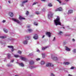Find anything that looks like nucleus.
I'll list each match as a JSON object with an SVG mask.
<instances>
[{"instance_id": "e2e57ef3", "label": "nucleus", "mask_w": 76, "mask_h": 76, "mask_svg": "<svg viewBox=\"0 0 76 76\" xmlns=\"http://www.w3.org/2000/svg\"><path fill=\"white\" fill-rule=\"evenodd\" d=\"M29 55H31V54H30Z\"/></svg>"}, {"instance_id": "3c124183", "label": "nucleus", "mask_w": 76, "mask_h": 76, "mask_svg": "<svg viewBox=\"0 0 76 76\" xmlns=\"http://www.w3.org/2000/svg\"><path fill=\"white\" fill-rule=\"evenodd\" d=\"M42 1H45L46 0H41Z\"/></svg>"}, {"instance_id": "ea45409f", "label": "nucleus", "mask_w": 76, "mask_h": 76, "mask_svg": "<svg viewBox=\"0 0 76 76\" xmlns=\"http://www.w3.org/2000/svg\"><path fill=\"white\" fill-rule=\"evenodd\" d=\"M36 60H37V61H39V60H40V58H37L36 59Z\"/></svg>"}, {"instance_id": "4d7b16f0", "label": "nucleus", "mask_w": 76, "mask_h": 76, "mask_svg": "<svg viewBox=\"0 0 76 76\" xmlns=\"http://www.w3.org/2000/svg\"><path fill=\"white\" fill-rule=\"evenodd\" d=\"M63 29H64V28H65L64 27H63Z\"/></svg>"}, {"instance_id": "393cba45", "label": "nucleus", "mask_w": 76, "mask_h": 76, "mask_svg": "<svg viewBox=\"0 0 76 76\" xmlns=\"http://www.w3.org/2000/svg\"><path fill=\"white\" fill-rule=\"evenodd\" d=\"M8 47L9 48H12V49L13 48V47L12 46H8Z\"/></svg>"}, {"instance_id": "c85d7f7f", "label": "nucleus", "mask_w": 76, "mask_h": 76, "mask_svg": "<svg viewBox=\"0 0 76 76\" xmlns=\"http://www.w3.org/2000/svg\"><path fill=\"white\" fill-rule=\"evenodd\" d=\"M1 38H2V39H4V38H6V36H1L0 37Z\"/></svg>"}, {"instance_id": "864d4df0", "label": "nucleus", "mask_w": 76, "mask_h": 76, "mask_svg": "<svg viewBox=\"0 0 76 76\" xmlns=\"http://www.w3.org/2000/svg\"><path fill=\"white\" fill-rule=\"evenodd\" d=\"M37 52H39V50H37Z\"/></svg>"}, {"instance_id": "6e6552de", "label": "nucleus", "mask_w": 76, "mask_h": 76, "mask_svg": "<svg viewBox=\"0 0 76 76\" xmlns=\"http://www.w3.org/2000/svg\"><path fill=\"white\" fill-rule=\"evenodd\" d=\"M46 35H47L48 37H51V33L50 32H47L46 33Z\"/></svg>"}, {"instance_id": "423d86ee", "label": "nucleus", "mask_w": 76, "mask_h": 76, "mask_svg": "<svg viewBox=\"0 0 76 76\" xmlns=\"http://www.w3.org/2000/svg\"><path fill=\"white\" fill-rule=\"evenodd\" d=\"M12 20H13V21H14V22H17L18 23H20V22L19 21V20L17 19H15V18H12Z\"/></svg>"}, {"instance_id": "2eb2a0df", "label": "nucleus", "mask_w": 76, "mask_h": 76, "mask_svg": "<svg viewBox=\"0 0 76 76\" xmlns=\"http://www.w3.org/2000/svg\"><path fill=\"white\" fill-rule=\"evenodd\" d=\"M73 13V10H70L68 11V14H71Z\"/></svg>"}, {"instance_id": "49530a36", "label": "nucleus", "mask_w": 76, "mask_h": 76, "mask_svg": "<svg viewBox=\"0 0 76 76\" xmlns=\"http://www.w3.org/2000/svg\"><path fill=\"white\" fill-rule=\"evenodd\" d=\"M3 23H4L5 22H6V20H4L2 21Z\"/></svg>"}, {"instance_id": "72a5a7b5", "label": "nucleus", "mask_w": 76, "mask_h": 76, "mask_svg": "<svg viewBox=\"0 0 76 76\" xmlns=\"http://www.w3.org/2000/svg\"><path fill=\"white\" fill-rule=\"evenodd\" d=\"M37 3H38L37 2H35L34 3H33V4H32V5H35V4H37Z\"/></svg>"}, {"instance_id": "c03bdc74", "label": "nucleus", "mask_w": 76, "mask_h": 76, "mask_svg": "<svg viewBox=\"0 0 76 76\" xmlns=\"http://www.w3.org/2000/svg\"><path fill=\"white\" fill-rule=\"evenodd\" d=\"M14 61V60H11L10 63H13V62Z\"/></svg>"}, {"instance_id": "37998d69", "label": "nucleus", "mask_w": 76, "mask_h": 76, "mask_svg": "<svg viewBox=\"0 0 76 76\" xmlns=\"http://www.w3.org/2000/svg\"><path fill=\"white\" fill-rule=\"evenodd\" d=\"M56 40V37H54V39L53 40V41H54Z\"/></svg>"}, {"instance_id": "a211bd4d", "label": "nucleus", "mask_w": 76, "mask_h": 76, "mask_svg": "<svg viewBox=\"0 0 76 76\" xmlns=\"http://www.w3.org/2000/svg\"><path fill=\"white\" fill-rule=\"evenodd\" d=\"M28 32L31 33L33 31V30H32V29L31 28H30L28 29Z\"/></svg>"}, {"instance_id": "bf43d9fd", "label": "nucleus", "mask_w": 76, "mask_h": 76, "mask_svg": "<svg viewBox=\"0 0 76 76\" xmlns=\"http://www.w3.org/2000/svg\"><path fill=\"white\" fill-rule=\"evenodd\" d=\"M15 76H18V75H15Z\"/></svg>"}, {"instance_id": "a878e982", "label": "nucleus", "mask_w": 76, "mask_h": 76, "mask_svg": "<svg viewBox=\"0 0 76 76\" xmlns=\"http://www.w3.org/2000/svg\"><path fill=\"white\" fill-rule=\"evenodd\" d=\"M14 56L15 58H18V57H19V56L18 55H14Z\"/></svg>"}, {"instance_id": "aec40b11", "label": "nucleus", "mask_w": 76, "mask_h": 76, "mask_svg": "<svg viewBox=\"0 0 76 76\" xmlns=\"http://www.w3.org/2000/svg\"><path fill=\"white\" fill-rule=\"evenodd\" d=\"M9 15L11 17H12L13 16V12H10L9 13Z\"/></svg>"}, {"instance_id": "c756f323", "label": "nucleus", "mask_w": 76, "mask_h": 76, "mask_svg": "<svg viewBox=\"0 0 76 76\" xmlns=\"http://www.w3.org/2000/svg\"><path fill=\"white\" fill-rule=\"evenodd\" d=\"M64 64H65V65H68V64H70V63H69V62H65L64 63Z\"/></svg>"}, {"instance_id": "f8f14e48", "label": "nucleus", "mask_w": 76, "mask_h": 76, "mask_svg": "<svg viewBox=\"0 0 76 76\" xmlns=\"http://www.w3.org/2000/svg\"><path fill=\"white\" fill-rule=\"evenodd\" d=\"M23 44L24 45H26V44H27V43H28V41L26 40H24L23 42Z\"/></svg>"}, {"instance_id": "a18cd8bd", "label": "nucleus", "mask_w": 76, "mask_h": 76, "mask_svg": "<svg viewBox=\"0 0 76 76\" xmlns=\"http://www.w3.org/2000/svg\"><path fill=\"white\" fill-rule=\"evenodd\" d=\"M70 0H65V1H66V2H68Z\"/></svg>"}, {"instance_id": "6ab92c4d", "label": "nucleus", "mask_w": 76, "mask_h": 76, "mask_svg": "<svg viewBox=\"0 0 76 76\" xmlns=\"http://www.w3.org/2000/svg\"><path fill=\"white\" fill-rule=\"evenodd\" d=\"M12 58V57L11 56V55H10V54L9 53L8 54V58L9 59H10V58Z\"/></svg>"}, {"instance_id": "473e14b6", "label": "nucleus", "mask_w": 76, "mask_h": 76, "mask_svg": "<svg viewBox=\"0 0 76 76\" xmlns=\"http://www.w3.org/2000/svg\"><path fill=\"white\" fill-rule=\"evenodd\" d=\"M18 53L19 54H22V51L20 50H18Z\"/></svg>"}, {"instance_id": "cd10ccee", "label": "nucleus", "mask_w": 76, "mask_h": 76, "mask_svg": "<svg viewBox=\"0 0 76 76\" xmlns=\"http://www.w3.org/2000/svg\"><path fill=\"white\" fill-rule=\"evenodd\" d=\"M48 6H49V7H52L53 6V5H52V4L51 3H49L48 4Z\"/></svg>"}, {"instance_id": "13d9d810", "label": "nucleus", "mask_w": 76, "mask_h": 76, "mask_svg": "<svg viewBox=\"0 0 76 76\" xmlns=\"http://www.w3.org/2000/svg\"><path fill=\"white\" fill-rule=\"evenodd\" d=\"M1 6H0V9H1Z\"/></svg>"}, {"instance_id": "de8ad7c7", "label": "nucleus", "mask_w": 76, "mask_h": 76, "mask_svg": "<svg viewBox=\"0 0 76 76\" xmlns=\"http://www.w3.org/2000/svg\"><path fill=\"white\" fill-rule=\"evenodd\" d=\"M27 28H30V26L29 25H28L27 26Z\"/></svg>"}, {"instance_id": "0eeeda50", "label": "nucleus", "mask_w": 76, "mask_h": 76, "mask_svg": "<svg viewBox=\"0 0 76 76\" xmlns=\"http://www.w3.org/2000/svg\"><path fill=\"white\" fill-rule=\"evenodd\" d=\"M52 58L53 60H58V58L57 57L53 55L52 56Z\"/></svg>"}, {"instance_id": "7ed1b4c3", "label": "nucleus", "mask_w": 76, "mask_h": 76, "mask_svg": "<svg viewBox=\"0 0 76 76\" xmlns=\"http://www.w3.org/2000/svg\"><path fill=\"white\" fill-rule=\"evenodd\" d=\"M46 67H53L54 65L53 64L50 63H47L46 65Z\"/></svg>"}, {"instance_id": "f257e3e1", "label": "nucleus", "mask_w": 76, "mask_h": 76, "mask_svg": "<svg viewBox=\"0 0 76 76\" xmlns=\"http://www.w3.org/2000/svg\"><path fill=\"white\" fill-rule=\"evenodd\" d=\"M54 24L56 26H57L58 25L61 26V23L60 22V17L58 16H57L56 19L54 20Z\"/></svg>"}, {"instance_id": "4468645a", "label": "nucleus", "mask_w": 76, "mask_h": 76, "mask_svg": "<svg viewBox=\"0 0 76 76\" xmlns=\"http://www.w3.org/2000/svg\"><path fill=\"white\" fill-rule=\"evenodd\" d=\"M26 40L28 41V40H29V39H30V38L31 37L30 36H28L26 37Z\"/></svg>"}, {"instance_id": "f704fd0d", "label": "nucleus", "mask_w": 76, "mask_h": 76, "mask_svg": "<svg viewBox=\"0 0 76 76\" xmlns=\"http://www.w3.org/2000/svg\"><path fill=\"white\" fill-rule=\"evenodd\" d=\"M34 25H36V26H37V25H38V24H37V23L34 22Z\"/></svg>"}, {"instance_id": "7c9ffc66", "label": "nucleus", "mask_w": 76, "mask_h": 76, "mask_svg": "<svg viewBox=\"0 0 76 76\" xmlns=\"http://www.w3.org/2000/svg\"><path fill=\"white\" fill-rule=\"evenodd\" d=\"M4 31L5 32H6V33H7L8 32L7 30L6 29H4Z\"/></svg>"}, {"instance_id": "4be33fe9", "label": "nucleus", "mask_w": 76, "mask_h": 76, "mask_svg": "<svg viewBox=\"0 0 76 76\" xmlns=\"http://www.w3.org/2000/svg\"><path fill=\"white\" fill-rule=\"evenodd\" d=\"M63 34V32L61 31H59V32L58 33V35H61V34Z\"/></svg>"}, {"instance_id": "bb28decb", "label": "nucleus", "mask_w": 76, "mask_h": 76, "mask_svg": "<svg viewBox=\"0 0 76 76\" xmlns=\"http://www.w3.org/2000/svg\"><path fill=\"white\" fill-rule=\"evenodd\" d=\"M42 57L43 58H45V53H43L42 54Z\"/></svg>"}, {"instance_id": "052dcab7", "label": "nucleus", "mask_w": 76, "mask_h": 76, "mask_svg": "<svg viewBox=\"0 0 76 76\" xmlns=\"http://www.w3.org/2000/svg\"><path fill=\"white\" fill-rule=\"evenodd\" d=\"M16 63H18L17 62H16Z\"/></svg>"}, {"instance_id": "2f4dec72", "label": "nucleus", "mask_w": 76, "mask_h": 76, "mask_svg": "<svg viewBox=\"0 0 76 76\" xmlns=\"http://www.w3.org/2000/svg\"><path fill=\"white\" fill-rule=\"evenodd\" d=\"M30 69H34V68H35V66H31L30 67Z\"/></svg>"}, {"instance_id": "e433bc0d", "label": "nucleus", "mask_w": 76, "mask_h": 76, "mask_svg": "<svg viewBox=\"0 0 76 76\" xmlns=\"http://www.w3.org/2000/svg\"><path fill=\"white\" fill-rule=\"evenodd\" d=\"M73 53H76V49H74L73 50Z\"/></svg>"}, {"instance_id": "b1692460", "label": "nucleus", "mask_w": 76, "mask_h": 76, "mask_svg": "<svg viewBox=\"0 0 76 76\" xmlns=\"http://www.w3.org/2000/svg\"><path fill=\"white\" fill-rule=\"evenodd\" d=\"M66 51H70V49L66 47Z\"/></svg>"}, {"instance_id": "a19ab883", "label": "nucleus", "mask_w": 76, "mask_h": 76, "mask_svg": "<svg viewBox=\"0 0 76 76\" xmlns=\"http://www.w3.org/2000/svg\"><path fill=\"white\" fill-rule=\"evenodd\" d=\"M75 68V67L74 66H72L71 67V69H74Z\"/></svg>"}, {"instance_id": "20e7f679", "label": "nucleus", "mask_w": 76, "mask_h": 76, "mask_svg": "<svg viewBox=\"0 0 76 76\" xmlns=\"http://www.w3.org/2000/svg\"><path fill=\"white\" fill-rule=\"evenodd\" d=\"M33 39H34L37 40L38 39V36L37 34H35L34 35V37H33Z\"/></svg>"}, {"instance_id": "4c0bfd02", "label": "nucleus", "mask_w": 76, "mask_h": 76, "mask_svg": "<svg viewBox=\"0 0 76 76\" xmlns=\"http://www.w3.org/2000/svg\"><path fill=\"white\" fill-rule=\"evenodd\" d=\"M28 14H29V12H28V11H27L26 12V15H28Z\"/></svg>"}, {"instance_id": "9b49d317", "label": "nucleus", "mask_w": 76, "mask_h": 76, "mask_svg": "<svg viewBox=\"0 0 76 76\" xmlns=\"http://www.w3.org/2000/svg\"><path fill=\"white\" fill-rule=\"evenodd\" d=\"M29 64L30 65H33L34 64V62L33 61H29Z\"/></svg>"}, {"instance_id": "5701e85b", "label": "nucleus", "mask_w": 76, "mask_h": 76, "mask_svg": "<svg viewBox=\"0 0 76 76\" xmlns=\"http://www.w3.org/2000/svg\"><path fill=\"white\" fill-rule=\"evenodd\" d=\"M19 66H22V67H23L24 66V64H23L22 63H18Z\"/></svg>"}, {"instance_id": "c9c22d12", "label": "nucleus", "mask_w": 76, "mask_h": 76, "mask_svg": "<svg viewBox=\"0 0 76 76\" xmlns=\"http://www.w3.org/2000/svg\"><path fill=\"white\" fill-rule=\"evenodd\" d=\"M50 76H55V75L53 73H51L50 74Z\"/></svg>"}, {"instance_id": "58836bf2", "label": "nucleus", "mask_w": 76, "mask_h": 76, "mask_svg": "<svg viewBox=\"0 0 76 76\" xmlns=\"http://www.w3.org/2000/svg\"><path fill=\"white\" fill-rule=\"evenodd\" d=\"M36 14H37V15H39V12H36Z\"/></svg>"}, {"instance_id": "ddd939ff", "label": "nucleus", "mask_w": 76, "mask_h": 76, "mask_svg": "<svg viewBox=\"0 0 76 76\" xmlns=\"http://www.w3.org/2000/svg\"><path fill=\"white\" fill-rule=\"evenodd\" d=\"M48 48V46H47L45 47H43L42 48V50H44Z\"/></svg>"}, {"instance_id": "39448f33", "label": "nucleus", "mask_w": 76, "mask_h": 76, "mask_svg": "<svg viewBox=\"0 0 76 76\" xmlns=\"http://www.w3.org/2000/svg\"><path fill=\"white\" fill-rule=\"evenodd\" d=\"M28 1L27 0H25V1H23L22 2V4H20V6L21 7H23V6H24V5H23V4H24V3H27V2H28Z\"/></svg>"}, {"instance_id": "680f3d73", "label": "nucleus", "mask_w": 76, "mask_h": 76, "mask_svg": "<svg viewBox=\"0 0 76 76\" xmlns=\"http://www.w3.org/2000/svg\"><path fill=\"white\" fill-rule=\"evenodd\" d=\"M62 26H64V25H62Z\"/></svg>"}, {"instance_id": "f3484780", "label": "nucleus", "mask_w": 76, "mask_h": 76, "mask_svg": "<svg viewBox=\"0 0 76 76\" xmlns=\"http://www.w3.org/2000/svg\"><path fill=\"white\" fill-rule=\"evenodd\" d=\"M7 66L8 67H12V66H13V65L12 64H7Z\"/></svg>"}, {"instance_id": "f03ea898", "label": "nucleus", "mask_w": 76, "mask_h": 76, "mask_svg": "<svg viewBox=\"0 0 76 76\" xmlns=\"http://www.w3.org/2000/svg\"><path fill=\"white\" fill-rule=\"evenodd\" d=\"M53 16V13L50 12L48 14V18L49 19H50V18H52Z\"/></svg>"}, {"instance_id": "8fccbe9b", "label": "nucleus", "mask_w": 76, "mask_h": 76, "mask_svg": "<svg viewBox=\"0 0 76 76\" xmlns=\"http://www.w3.org/2000/svg\"><path fill=\"white\" fill-rule=\"evenodd\" d=\"M66 4V3H62V5H65V4Z\"/></svg>"}, {"instance_id": "dca6fc26", "label": "nucleus", "mask_w": 76, "mask_h": 76, "mask_svg": "<svg viewBox=\"0 0 76 76\" xmlns=\"http://www.w3.org/2000/svg\"><path fill=\"white\" fill-rule=\"evenodd\" d=\"M45 63V61H41L40 64L41 65H44Z\"/></svg>"}, {"instance_id": "1a4fd4ad", "label": "nucleus", "mask_w": 76, "mask_h": 76, "mask_svg": "<svg viewBox=\"0 0 76 76\" xmlns=\"http://www.w3.org/2000/svg\"><path fill=\"white\" fill-rule=\"evenodd\" d=\"M21 59L22 60H23V61H27V60L26 58L24 57H21Z\"/></svg>"}, {"instance_id": "5fc2aeb1", "label": "nucleus", "mask_w": 76, "mask_h": 76, "mask_svg": "<svg viewBox=\"0 0 76 76\" xmlns=\"http://www.w3.org/2000/svg\"><path fill=\"white\" fill-rule=\"evenodd\" d=\"M11 51L12 52L13 51H14V49H12Z\"/></svg>"}, {"instance_id": "412c9836", "label": "nucleus", "mask_w": 76, "mask_h": 76, "mask_svg": "<svg viewBox=\"0 0 76 76\" xmlns=\"http://www.w3.org/2000/svg\"><path fill=\"white\" fill-rule=\"evenodd\" d=\"M19 16V19H20V20H22V19H25V18L22 17V16L20 15Z\"/></svg>"}, {"instance_id": "6e6d98bb", "label": "nucleus", "mask_w": 76, "mask_h": 76, "mask_svg": "<svg viewBox=\"0 0 76 76\" xmlns=\"http://www.w3.org/2000/svg\"><path fill=\"white\" fill-rule=\"evenodd\" d=\"M8 3H10V1H9Z\"/></svg>"}, {"instance_id": "9d476101", "label": "nucleus", "mask_w": 76, "mask_h": 76, "mask_svg": "<svg viewBox=\"0 0 76 76\" xmlns=\"http://www.w3.org/2000/svg\"><path fill=\"white\" fill-rule=\"evenodd\" d=\"M57 11H62V8L60 7L55 10V12H57Z\"/></svg>"}, {"instance_id": "603ef678", "label": "nucleus", "mask_w": 76, "mask_h": 76, "mask_svg": "<svg viewBox=\"0 0 76 76\" xmlns=\"http://www.w3.org/2000/svg\"><path fill=\"white\" fill-rule=\"evenodd\" d=\"M44 37H45V35L43 36L42 38H44Z\"/></svg>"}, {"instance_id": "79ce46f5", "label": "nucleus", "mask_w": 76, "mask_h": 76, "mask_svg": "<svg viewBox=\"0 0 76 76\" xmlns=\"http://www.w3.org/2000/svg\"><path fill=\"white\" fill-rule=\"evenodd\" d=\"M57 1H58V2H59V3H61V2L60 1V0H57Z\"/></svg>"}, {"instance_id": "09e8293b", "label": "nucleus", "mask_w": 76, "mask_h": 76, "mask_svg": "<svg viewBox=\"0 0 76 76\" xmlns=\"http://www.w3.org/2000/svg\"><path fill=\"white\" fill-rule=\"evenodd\" d=\"M72 40L73 42H75V40L74 39H73Z\"/></svg>"}]
</instances>
